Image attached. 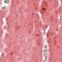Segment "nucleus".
<instances>
[{
    "mask_svg": "<svg viewBox=\"0 0 62 62\" xmlns=\"http://www.w3.org/2000/svg\"><path fill=\"white\" fill-rule=\"evenodd\" d=\"M45 51V54H44V55L45 56V60H44V62H45V61H46V60L47 59V57H46V56H47V52H46V51Z\"/></svg>",
    "mask_w": 62,
    "mask_h": 62,
    "instance_id": "f257e3e1",
    "label": "nucleus"
},
{
    "mask_svg": "<svg viewBox=\"0 0 62 62\" xmlns=\"http://www.w3.org/2000/svg\"><path fill=\"white\" fill-rule=\"evenodd\" d=\"M4 2L5 4H8L9 2V0H5L4 1Z\"/></svg>",
    "mask_w": 62,
    "mask_h": 62,
    "instance_id": "f03ea898",
    "label": "nucleus"
},
{
    "mask_svg": "<svg viewBox=\"0 0 62 62\" xmlns=\"http://www.w3.org/2000/svg\"><path fill=\"white\" fill-rule=\"evenodd\" d=\"M5 8V7H2L1 8L2 9H4Z\"/></svg>",
    "mask_w": 62,
    "mask_h": 62,
    "instance_id": "7ed1b4c3",
    "label": "nucleus"
},
{
    "mask_svg": "<svg viewBox=\"0 0 62 62\" xmlns=\"http://www.w3.org/2000/svg\"><path fill=\"white\" fill-rule=\"evenodd\" d=\"M42 9L43 10H45L46 9L45 8H42Z\"/></svg>",
    "mask_w": 62,
    "mask_h": 62,
    "instance_id": "20e7f679",
    "label": "nucleus"
},
{
    "mask_svg": "<svg viewBox=\"0 0 62 62\" xmlns=\"http://www.w3.org/2000/svg\"><path fill=\"white\" fill-rule=\"evenodd\" d=\"M4 56V54H2V55H1V57H3Z\"/></svg>",
    "mask_w": 62,
    "mask_h": 62,
    "instance_id": "39448f33",
    "label": "nucleus"
},
{
    "mask_svg": "<svg viewBox=\"0 0 62 62\" xmlns=\"http://www.w3.org/2000/svg\"><path fill=\"white\" fill-rule=\"evenodd\" d=\"M45 32H44V33L43 34V35H45Z\"/></svg>",
    "mask_w": 62,
    "mask_h": 62,
    "instance_id": "423d86ee",
    "label": "nucleus"
},
{
    "mask_svg": "<svg viewBox=\"0 0 62 62\" xmlns=\"http://www.w3.org/2000/svg\"><path fill=\"white\" fill-rule=\"evenodd\" d=\"M45 48H47V46L46 45L45 46Z\"/></svg>",
    "mask_w": 62,
    "mask_h": 62,
    "instance_id": "0eeeda50",
    "label": "nucleus"
},
{
    "mask_svg": "<svg viewBox=\"0 0 62 62\" xmlns=\"http://www.w3.org/2000/svg\"><path fill=\"white\" fill-rule=\"evenodd\" d=\"M44 2L45 4H46V2L45 1H44Z\"/></svg>",
    "mask_w": 62,
    "mask_h": 62,
    "instance_id": "6e6552de",
    "label": "nucleus"
},
{
    "mask_svg": "<svg viewBox=\"0 0 62 62\" xmlns=\"http://www.w3.org/2000/svg\"><path fill=\"white\" fill-rule=\"evenodd\" d=\"M10 54L11 55H12V53L11 52V53H10Z\"/></svg>",
    "mask_w": 62,
    "mask_h": 62,
    "instance_id": "1a4fd4ad",
    "label": "nucleus"
},
{
    "mask_svg": "<svg viewBox=\"0 0 62 62\" xmlns=\"http://www.w3.org/2000/svg\"><path fill=\"white\" fill-rule=\"evenodd\" d=\"M4 29H5L6 28V26H5L4 27Z\"/></svg>",
    "mask_w": 62,
    "mask_h": 62,
    "instance_id": "9d476101",
    "label": "nucleus"
},
{
    "mask_svg": "<svg viewBox=\"0 0 62 62\" xmlns=\"http://www.w3.org/2000/svg\"><path fill=\"white\" fill-rule=\"evenodd\" d=\"M40 54H41L42 53V52H40Z\"/></svg>",
    "mask_w": 62,
    "mask_h": 62,
    "instance_id": "9b49d317",
    "label": "nucleus"
},
{
    "mask_svg": "<svg viewBox=\"0 0 62 62\" xmlns=\"http://www.w3.org/2000/svg\"><path fill=\"white\" fill-rule=\"evenodd\" d=\"M37 16H39V15H38Z\"/></svg>",
    "mask_w": 62,
    "mask_h": 62,
    "instance_id": "f8f14e48",
    "label": "nucleus"
},
{
    "mask_svg": "<svg viewBox=\"0 0 62 62\" xmlns=\"http://www.w3.org/2000/svg\"><path fill=\"white\" fill-rule=\"evenodd\" d=\"M47 36H48V34H47Z\"/></svg>",
    "mask_w": 62,
    "mask_h": 62,
    "instance_id": "ddd939ff",
    "label": "nucleus"
},
{
    "mask_svg": "<svg viewBox=\"0 0 62 62\" xmlns=\"http://www.w3.org/2000/svg\"><path fill=\"white\" fill-rule=\"evenodd\" d=\"M3 23V22L2 23H2Z\"/></svg>",
    "mask_w": 62,
    "mask_h": 62,
    "instance_id": "4468645a",
    "label": "nucleus"
}]
</instances>
